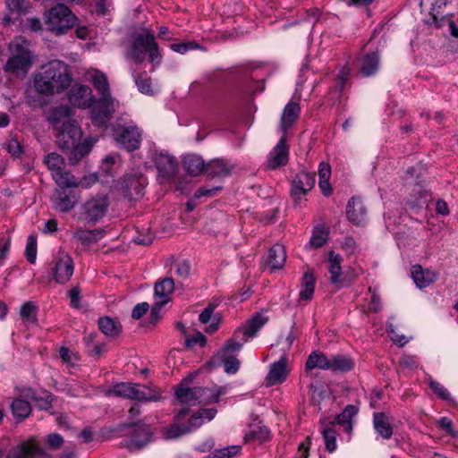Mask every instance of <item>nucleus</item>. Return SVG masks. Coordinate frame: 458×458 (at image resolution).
<instances>
[{
    "mask_svg": "<svg viewBox=\"0 0 458 458\" xmlns=\"http://www.w3.org/2000/svg\"><path fill=\"white\" fill-rule=\"evenodd\" d=\"M373 427L377 434L385 440L392 437L394 429L388 416L384 412L373 414Z\"/></svg>",
    "mask_w": 458,
    "mask_h": 458,
    "instance_id": "obj_28",
    "label": "nucleus"
},
{
    "mask_svg": "<svg viewBox=\"0 0 458 458\" xmlns=\"http://www.w3.org/2000/svg\"><path fill=\"white\" fill-rule=\"evenodd\" d=\"M45 164L51 171L52 177H54V173H60L65 167L64 158L55 152H52L45 157Z\"/></svg>",
    "mask_w": 458,
    "mask_h": 458,
    "instance_id": "obj_48",
    "label": "nucleus"
},
{
    "mask_svg": "<svg viewBox=\"0 0 458 458\" xmlns=\"http://www.w3.org/2000/svg\"><path fill=\"white\" fill-rule=\"evenodd\" d=\"M73 262L67 254H61L55 259L54 278L58 284H64L70 280L73 274Z\"/></svg>",
    "mask_w": 458,
    "mask_h": 458,
    "instance_id": "obj_19",
    "label": "nucleus"
},
{
    "mask_svg": "<svg viewBox=\"0 0 458 458\" xmlns=\"http://www.w3.org/2000/svg\"><path fill=\"white\" fill-rule=\"evenodd\" d=\"M216 305L214 303H209L199 314V320L202 324H207L209 321H211L210 325L208 326L207 332L208 333H214L218 329L219 323H220V317L219 314L214 315V310L216 309Z\"/></svg>",
    "mask_w": 458,
    "mask_h": 458,
    "instance_id": "obj_36",
    "label": "nucleus"
},
{
    "mask_svg": "<svg viewBox=\"0 0 458 458\" xmlns=\"http://www.w3.org/2000/svg\"><path fill=\"white\" fill-rule=\"evenodd\" d=\"M329 369L334 372H348L354 368V361L349 356L344 354L333 355L330 358Z\"/></svg>",
    "mask_w": 458,
    "mask_h": 458,
    "instance_id": "obj_38",
    "label": "nucleus"
},
{
    "mask_svg": "<svg viewBox=\"0 0 458 458\" xmlns=\"http://www.w3.org/2000/svg\"><path fill=\"white\" fill-rule=\"evenodd\" d=\"M106 234L103 228H96L93 230L78 229L73 233V239L84 246H89L93 242L101 240Z\"/></svg>",
    "mask_w": 458,
    "mask_h": 458,
    "instance_id": "obj_30",
    "label": "nucleus"
},
{
    "mask_svg": "<svg viewBox=\"0 0 458 458\" xmlns=\"http://www.w3.org/2000/svg\"><path fill=\"white\" fill-rule=\"evenodd\" d=\"M190 410L189 408L182 407L181 409H178L174 411V422L171 424L165 432V439H176L181 437L182 436H184L186 434L191 433L187 424H181L180 420H182L184 417L189 415Z\"/></svg>",
    "mask_w": 458,
    "mask_h": 458,
    "instance_id": "obj_18",
    "label": "nucleus"
},
{
    "mask_svg": "<svg viewBox=\"0 0 458 458\" xmlns=\"http://www.w3.org/2000/svg\"><path fill=\"white\" fill-rule=\"evenodd\" d=\"M328 234V229L325 226L314 227L307 248L318 249L322 247L327 242Z\"/></svg>",
    "mask_w": 458,
    "mask_h": 458,
    "instance_id": "obj_43",
    "label": "nucleus"
},
{
    "mask_svg": "<svg viewBox=\"0 0 458 458\" xmlns=\"http://www.w3.org/2000/svg\"><path fill=\"white\" fill-rule=\"evenodd\" d=\"M155 165L161 177L170 179L176 174L178 163L174 157L159 153L155 158Z\"/></svg>",
    "mask_w": 458,
    "mask_h": 458,
    "instance_id": "obj_22",
    "label": "nucleus"
},
{
    "mask_svg": "<svg viewBox=\"0 0 458 458\" xmlns=\"http://www.w3.org/2000/svg\"><path fill=\"white\" fill-rule=\"evenodd\" d=\"M286 260L284 247L281 244H275L268 251L267 265L273 269L283 267Z\"/></svg>",
    "mask_w": 458,
    "mask_h": 458,
    "instance_id": "obj_34",
    "label": "nucleus"
},
{
    "mask_svg": "<svg viewBox=\"0 0 458 458\" xmlns=\"http://www.w3.org/2000/svg\"><path fill=\"white\" fill-rule=\"evenodd\" d=\"M358 413V409L354 405H347L344 410L338 414L335 420L331 423V426L338 424L344 427L346 432L352 430V418Z\"/></svg>",
    "mask_w": 458,
    "mask_h": 458,
    "instance_id": "obj_35",
    "label": "nucleus"
},
{
    "mask_svg": "<svg viewBox=\"0 0 458 458\" xmlns=\"http://www.w3.org/2000/svg\"><path fill=\"white\" fill-rule=\"evenodd\" d=\"M223 394L224 391L221 388L188 387L184 382H182L175 390L178 402L191 406L217 403Z\"/></svg>",
    "mask_w": 458,
    "mask_h": 458,
    "instance_id": "obj_3",
    "label": "nucleus"
},
{
    "mask_svg": "<svg viewBox=\"0 0 458 458\" xmlns=\"http://www.w3.org/2000/svg\"><path fill=\"white\" fill-rule=\"evenodd\" d=\"M69 102L80 108H89L95 103L91 89L87 85L74 84L68 93Z\"/></svg>",
    "mask_w": 458,
    "mask_h": 458,
    "instance_id": "obj_14",
    "label": "nucleus"
},
{
    "mask_svg": "<svg viewBox=\"0 0 458 458\" xmlns=\"http://www.w3.org/2000/svg\"><path fill=\"white\" fill-rule=\"evenodd\" d=\"M114 138L127 151H134L140 148L142 135L137 126L118 125L114 129Z\"/></svg>",
    "mask_w": 458,
    "mask_h": 458,
    "instance_id": "obj_10",
    "label": "nucleus"
},
{
    "mask_svg": "<svg viewBox=\"0 0 458 458\" xmlns=\"http://www.w3.org/2000/svg\"><path fill=\"white\" fill-rule=\"evenodd\" d=\"M151 438L149 430L143 427H138L134 429L130 439L125 440L124 446L133 452L138 451L146 446Z\"/></svg>",
    "mask_w": 458,
    "mask_h": 458,
    "instance_id": "obj_25",
    "label": "nucleus"
},
{
    "mask_svg": "<svg viewBox=\"0 0 458 458\" xmlns=\"http://www.w3.org/2000/svg\"><path fill=\"white\" fill-rule=\"evenodd\" d=\"M64 442V437L58 433H51L47 437V444L51 449L60 448Z\"/></svg>",
    "mask_w": 458,
    "mask_h": 458,
    "instance_id": "obj_62",
    "label": "nucleus"
},
{
    "mask_svg": "<svg viewBox=\"0 0 458 458\" xmlns=\"http://www.w3.org/2000/svg\"><path fill=\"white\" fill-rule=\"evenodd\" d=\"M326 449L332 453L336 450V432L333 426H327L322 430Z\"/></svg>",
    "mask_w": 458,
    "mask_h": 458,
    "instance_id": "obj_50",
    "label": "nucleus"
},
{
    "mask_svg": "<svg viewBox=\"0 0 458 458\" xmlns=\"http://www.w3.org/2000/svg\"><path fill=\"white\" fill-rule=\"evenodd\" d=\"M38 306L32 301L23 303L20 310V316L23 321L28 323L37 322Z\"/></svg>",
    "mask_w": 458,
    "mask_h": 458,
    "instance_id": "obj_46",
    "label": "nucleus"
},
{
    "mask_svg": "<svg viewBox=\"0 0 458 458\" xmlns=\"http://www.w3.org/2000/svg\"><path fill=\"white\" fill-rule=\"evenodd\" d=\"M109 200L106 196H96L88 199L81 207V216L89 224L99 222L106 214Z\"/></svg>",
    "mask_w": 458,
    "mask_h": 458,
    "instance_id": "obj_9",
    "label": "nucleus"
},
{
    "mask_svg": "<svg viewBox=\"0 0 458 458\" xmlns=\"http://www.w3.org/2000/svg\"><path fill=\"white\" fill-rule=\"evenodd\" d=\"M437 272L429 269L424 270L420 265H415L411 268V277L419 288L428 287L437 280Z\"/></svg>",
    "mask_w": 458,
    "mask_h": 458,
    "instance_id": "obj_29",
    "label": "nucleus"
},
{
    "mask_svg": "<svg viewBox=\"0 0 458 458\" xmlns=\"http://www.w3.org/2000/svg\"><path fill=\"white\" fill-rule=\"evenodd\" d=\"M269 437L270 431L266 427H259L256 429H252L245 435L246 441H259V443L268 440Z\"/></svg>",
    "mask_w": 458,
    "mask_h": 458,
    "instance_id": "obj_53",
    "label": "nucleus"
},
{
    "mask_svg": "<svg viewBox=\"0 0 458 458\" xmlns=\"http://www.w3.org/2000/svg\"><path fill=\"white\" fill-rule=\"evenodd\" d=\"M287 359L281 357L277 361L271 364L268 374L266 377L267 386H271L283 383L288 375Z\"/></svg>",
    "mask_w": 458,
    "mask_h": 458,
    "instance_id": "obj_21",
    "label": "nucleus"
},
{
    "mask_svg": "<svg viewBox=\"0 0 458 458\" xmlns=\"http://www.w3.org/2000/svg\"><path fill=\"white\" fill-rule=\"evenodd\" d=\"M70 118V108L67 106H59L51 112L50 121L55 129L61 127L64 122Z\"/></svg>",
    "mask_w": 458,
    "mask_h": 458,
    "instance_id": "obj_47",
    "label": "nucleus"
},
{
    "mask_svg": "<svg viewBox=\"0 0 458 458\" xmlns=\"http://www.w3.org/2000/svg\"><path fill=\"white\" fill-rule=\"evenodd\" d=\"M25 256L30 263H35L37 258V239L33 235H30L27 239Z\"/></svg>",
    "mask_w": 458,
    "mask_h": 458,
    "instance_id": "obj_57",
    "label": "nucleus"
},
{
    "mask_svg": "<svg viewBox=\"0 0 458 458\" xmlns=\"http://www.w3.org/2000/svg\"><path fill=\"white\" fill-rule=\"evenodd\" d=\"M227 374H235L240 368V360L234 355H218Z\"/></svg>",
    "mask_w": 458,
    "mask_h": 458,
    "instance_id": "obj_56",
    "label": "nucleus"
},
{
    "mask_svg": "<svg viewBox=\"0 0 458 458\" xmlns=\"http://www.w3.org/2000/svg\"><path fill=\"white\" fill-rule=\"evenodd\" d=\"M351 70L348 66H343L340 68L336 75V87L339 90H343L349 79Z\"/></svg>",
    "mask_w": 458,
    "mask_h": 458,
    "instance_id": "obj_58",
    "label": "nucleus"
},
{
    "mask_svg": "<svg viewBox=\"0 0 458 458\" xmlns=\"http://www.w3.org/2000/svg\"><path fill=\"white\" fill-rule=\"evenodd\" d=\"M233 170V165L225 159H214L206 165V174L212 178L229 176Z\"/></svg>",
    "mask_w": 458,
    "mask_h": 458,
    "instance_id": "obj_26",
    "label": "nucleus"
},
{
    "mask_svg": "<svg viewBox=\"0 0 458 458\" xmlns=\"http://www.w3.org/2000/svg\"><path fill=\"white\" fill-rule=\"evenodd\" d=\"M11 246L10 236H0V262L5 259Z\"/></svg>",
    "mask_w": 458,
    "mask_h": 458,
    "instance_id": "obj_63",
    "label": "nucleus"
},
{
    "mask_svg": "<svg viewBox=\"0 0 458 458\" xmlns=\"http://www.w3.org/2000/svg\"><path fill=\"white\" fill-rule=\"evenodd\" d=\"M346 216L354 225H360L366 217V208L360 198L352 197L346 206Z\"/></svg>",
    "mask_w": 458,
    "mask_h": 458,
    "instance_id": "obj_24",
    "label": "nucleus"
},
{
    "mask_svg": "<svg viewBox=\"0 0 458 458\" xmlns=\"http://www.w3.org/2000/svg\"><path fill=\"white\" fill-rule=\"evenodd\" d=\"M44 455H46V452L41 447L38 439L36 437H30L13 445L4 458H37Z\"/></svg>",
    "mask_w": 458,
    "mask_h": 458,
    "instance_id": "obj_11",
    "label": "nucleus"
},
{
    "mask_svg": "<svg viewBox=\"0 0 458 458\" xmlns=\"http://www.w3.org/2000/svg\"><path fill=\"white\" fill-rule=\"evenodd\" d=\"M191 267L185 260L174 261L170 267V273L180 278H186L190 275Z\"/></svg>",
    "mask_w": 458,
    "mask_h": 458,
    "instance_id": "obj_54",
    "label": "nucleus"
},
{
    "mask_svg": "<svg viewBox=\"0 0 458 458\" xmlns=\"http://www.w3.org/2000/svg\"><path fill=\"white\" fill-rule=\"evenodd\" d=\"M343 261V258L340 254L335 253L334 250L329 251L328 253V271L330 273V281L333 284H340L343 282V273L341 263Z\"/></svg>",
    "mask_w": 458,
    "mask_h": 458,
    "instance_id": "obj_33",
    "label": "nucleus"
},
{
    "mask_svg": "<svg viewBox=\"0 0 458 458\" xmlns=\"http://www.w3.org/2000/svg\"><path fill=\"white\" fill-rule=\"evenodd\" d=\"M427 382L428 384L429 388L434 392V394L438 398L445 401H452L451 394L439 382L436 381L432 377H428Z\"/></svg>",
    "mask_w": 458,
    "mask_h": 458,
    "instance_id": "obj_51",
    "label": "nucleus"
},
{
    "mask_svg": "<svg viewBox=\"0 0 458 458\" xmlns=\"http://www.w3.org/2000/svg\"><path fill=\"white\" fill-rule=\"evenodd\" d=\"M420 9L422 12L428 11L430 18L426 21L429 25L436 28L445 26L448 15H443L442 9L446 5L445 0H420Z\"/></svg>",
    "mask_w": 458,
    "mask_h": 458,
    "instance_id": "obj_13",
    "label": "nucleus"
},
{
    "mask_svg": "<svg viewBox=\"0 0 458 458\" xmlns=\"http://www.w3.org/2000/svg\"><path fill=\"white\" fill-rule=\"evenodd\" d=\"M98 327L106 335L111 337L117 336L122 331L121 324L109 317L100 318Z\"/></svg>",
    "mask_w": 458,
    "mask_h": 458,
    "instance_id": "obj_42",
    "label": "nucleus"
},
{
    "mask_svg": "<svg viewBox=\"0 0 458 458\" xmlns=\"http://www.w3.org/2000/svg\"><path fill=\"white\" fill-rule=\"evenodd\" d=\"M147 54L154 65L161 63L162 55L155 40L154 33L148 30L134 37L130 55L136 64H141L146 59Z\"/></svg>",
    "mask_w": 458,
    "mask_h": 458,
    "instance_id": "obj_4",
    "label": "nucleus"
},
{
    "mask_svg": "<svg viewBox=\"0 0 458 458\" xmlns=\"http://www.w3.org/2000/svg\"><path fill=\"white\" fill-rule=\"evenodd\" d=\"M107 395H115L139 402H151L159 399V394L150 387L131 382H121L106 391Z\"/></svg>",
    "mask_w": 458,
    "mask_h": 458,
    "instance_id": "obj_6",
    "label": "nucleus"
},
{
    "mask_svg": "<svg viewBox=\"0 0 458 458\" xmlns=\"http://www.w3.org/2000/svg\"><path fill=\"white\" fill-rule=\"evenodd\" d=\"M267 320V318L261 314L257 313L253 315L245 325L235 330V337L248 341L256 335L257 332L264 327Z\"/></svg>",
    "mask_w": 458,
    "mask_h": 458,
    "instance_id": "obj_17",
    "label": "nucleus"
},
{
    "mask_svg": "<svg viewBox=\"0 0 458 458\" xmlns=\"http://www.w3.org/2000/svg\"><path fill=\"white\" fill-rule=\"evenodd\" d=\"M77 17L64 4H57L50 8L45 14V24L47 30L60 36L67 33L77 23Z\"/></svg>",
    "mask_w": 458,
    "mask_h": 458,
    "instance_id": "obj_5",
    "label": "nucleus"
},
{
    "mask_svg": "<svg viewBox=\"0 0 458 458\" xmlns=\"http://www.w3.org/2000/svg\"><path fill=\"white\" fill-rule=\"evenodd\" d=\"M314 185L315 174L312 173L301 171L293 177L290 193L295 206L301 207L305 204L304 196L313 189Z\"/></svg>",
    "mask_w": 458,
    "mask_h": 458,
    "instance_id": "obj_8",
    "label": "nucleus"
},
{
    "mask_svg": "<svg viewBox=\"0 0 458 458\" xmlns=\"http://www.w3.org/2000/svg\"><path fill=\"white\" fill-rule=\"evenodd\" d=\"M94 106L91 110V119L95 125L104 126L112 118L115 111V101L112 96L100 97L98 100L95 99Z\"/></svg>",
    "mask_w": 458,
    "mask_h": 458,
    "instance_id": "obj_12",
    "label": "nucleus"
},
{
    "mask_svg": "<svg viewBox=\"0 0 458 458\" xmlns=\"http://www.w3.org/2000/svg\"><path fill=\"white\" fill-rule=\"evenodd\" d=\"M329 363L330 358H327L323 352L314 351L306 360L305 369L307 371L314 369L327 370L330 368Z\"/></svg>",
    "mask_w": 458,
    "mask_h": 458,
    "instance_id": "obj_37",
    "label": "nucleus"
},
{
    "mask_svg": "<svg viewBox=\"0 0 458 458\" xmlns=\"http://www.w3.org/2000/svg\"><path fill=\"white\" fill-rule=\"evenodd\" d=\"M379 54L377 51L364 55L360 62V73L363 77H370L376 74L379 69Z\"/></svg>",
    "mask_w": 458,
    "mask_h": 458,
    "instance_id": "obj_27",
    "label": "nucleus"
},
{
    "mask_svg": "<svg viewBox=\"0 0 458 458\" xmlns=\"http://www.w3.org/2000/svg\"><path fill=\"white\" fill-rule=\"evenodd\" d=\"M216 454H217L219 458H231L236 455L241 451L240 445H232L227 446L221 449H216Z\"/></svg>",
    "mask_w": 458,
    "mask_h": 458,
    "instance_id": "obj_61",
    "label": "nucleus"
},
{
    "mask_svg": "<svg viewBox=\"0 0 458 458\" xmlns=\"http://www.w3.org/2000/svg\"><path fill=\"white\" fill-rule=\"evenodd\" d=\"M216 413L217 410L216 408H200L190 416L186 424L190 431L192 432L203 424L211 421Z\"/></svg>",
    "mask_w": 458,
    "mask_h": 458,
    "instance_id": "obj_23",
    "label": "nucleus"
},
{
    "mask_svg": "<svg viewBox=\"0 0 458 458\" xmlns=\"http://www.w3.org/2000/svg\"><path fill=\"white\" fill-rule=\"evenodd\" d=\"M52 201L55 209L60 212H68L75 207L79 197L73 191H66L58 189L54 192Z\"/></svg>",
    "mask_w": 458,
    "mask_h": 458,
    "instance_id": "obj_20",
    "label": "nucleus"
},
{
    "mask_svg": "<svg viewBox=\"0 0 458 458\" xmlns=\"http://www.w3.org/2000/svg\"><path fill=\"white\" fill-rule=\"evenodd\" d=\"M11 410L15 419L24 420L30 415L32 408L28 401L17 397L12 402Z\"/></svg>",
    "mask_w": 458,
    "mask_h": 458,
    "instance_id": "obj_39",
    "label": "nucleus"
},
{
    "mask_svg": "<svg viewBox=\"0 0 458 458\" xmlns=\"http://www.w3.org/2000/svg\"><path fill=\"white\" fill-rule=\"evenodd\" d=\"M183 168L191 176L206 173V165L203 158L196 154H190L183 158Z\"/></svg>",
    "mask_w": 458,
    "mask_h": 458,
    "instance_id": "obj_32",
    "label": "nucleus"
},
{
    "mask_svg": "<svg viewBox=\"0 0 458 458\" xmlns=\"http://www.w3.org/2000/svg\"><path fill=\"white\" fill-rule=\"evenodd\" d=\"M316 278L310 272H305L302 277L301 290L300 292V299L310 301L314 294Z\"/></svg>",
    "mask_w": 458,
    "mask_h": 458,
    "instance_id": "obj_44",
    "label": "nucleus"
},
{
    "mask_svg": "<svg viewBox=\"0 0 458 458\" xmlns=\"http://www.w3.org/2000/svg\"><path fill=\"white\" fill-rule=\"evenodd\" d=\"M301 112L300 105L297 102H289L281 116V130L285 132L298 119Z\"/></svg>",
    "mask_w": 458,
    "mask_h": 458,
    "instance_id": "obj_31",
    "label": "nucleus"
},
{
    "mask_svg": "<svg viewBox=\"0 0 458 458\" xmlns=\"http://www.w3.org/2000/svg\"><path fill=\"white\" fill-rule=\"evenodd\" d=\"M56 130V142L62 149L71 150L69 159L72 164L77 163L90 151L91 146L87 141L81 142L82 131L75 120L68 119Z\"/></svg>",
    "mask_w": 458,
    "mask_h": 458,
    "instance_id": "obj_2",
    "label": "nucleus"
},
{
    "mask_svg": "<svg viewBox=\"0 0 458 458\" xmlns=\"http://www.w3.org/2000/svg\"><path fill=\"white\" fill-rule=\"evenodd\" d=\"M17 394H19L20 398H26L30 399L32 401L35 400L38 392L34 388L30 386H21L16 388Z\"/></svg>",
    "mask_w": 458,
    "mask_h": 458,
    "instance_id": "obj_64",
    "label": "nucleus"
},
{
    "mask_svg": "<svg viewBox=\"0 0 458 458\" xmlns=\"http://www.w3.org/2000/svg\"><path fill=\"white\" fill-rule=\"evenodd\" d=\"M289 148L285 135H283L277 144L270 151L267 166L270 169H276L280 166L285 165L288 162Z\"/></svg>",
    "mask_w": 458,
    "mask_h": 458,
    "instance_id": "obj_16",
    "label": "nucleus"
},
{
    "mask_svg": "<svg viewBox=\"0 0 458 458\" xmlns=\"http://www.w3.org/2000/svg\"><path fill=\"white\" fill-rule=\"evenodd\" d=\"M10 49L13 55L4 65V71L13 75L26 74L32 64L31 52L18 40L10 45Z\"/></svg>",
    "mask_w": 458,
    "mask_h": 458,
    "instance_id": "obj_7",
    "label": "nucleus"
},
{
    "mask_svg": "<svg viewBox=\"0 0 458 458\" xmlns=\"http://www.w3.org/2000/svg\"><path fill=\"white\" fill-rule=\"evenodd\" d=\"M54 400L55 396L51 393L42 391L38 393L34 402L37 408L47 411L52 407Z\"/></svg>",
    "mask_w": 458,
    "mask_h": 458,
    "instance_id": "obj_52",
    "label": "nucleus"
},
{
    "mask_svg": "<svg viewBox=\"0 0 458 458\" xmlns=\"http://www.w3.org/2000/svg\"><path fill=\"white\" fill-rule=\"evenodd\" d=\"M399 364L406 369H414L419 367V358L415 355H403L400 358Z\"/></svg>",
    "mask_w": 458,
    "mask_h": 458,
    "instance_id": "obj_60",
    "label": "nucleus"
},
{
    "mask_svg": "<svg viewBox=\"0 0 458 458\" xmlns=\"http://www.w3.org/2000/svg\"><path fill=\"white\" fill-rule=\"evenodd\" d=\"M199 44L194 41L184 42V43H175L170 46L171 49L174 52L180 54H185L189 50L197 49L199 47Z\"/></svg>",
    "mask_w": 458,
    "mask_h": 458,
    "instance_id": "obj_59",
    "label": "nucleus"
},
{
    "mask_svg": "<svg viewBox=\"0 0 458 458\" xmlns=\"http://www.w3.org/2000/svg\"><path fill=\"white\" fill-rule=\"evenodd\" d=\"M174 282L172 277H165L159 282H157L155 284V294L158 298H160L161 301H165V303L168 301V296L174 292Z\"/></svg>",
    "mask_w": 458,
    "mask_h": 458,
    "instance_id": "obj_40",
    "label": "nucleus"
},
{
    "mask_svg": "<svg viewBox=\"0 0 458 458\" xmlns=\"http://www.w3.org/2000/svg\"><path fill=\"white\" fill-rule=\"evenodd\" d=\"M247 341L241 340L235 337V332L232 338L226 341L223 348L217 352V355H234L242 349L244 343Z\"/></svg>",
    "mask_w": 458,
    "mask_h": 458,
    "instance_id": "obj_49",
    "label": "nucleus"
},
{
    "mask_svg": "<svg viewBox=\"0 0 458 458\" xmlns=\"http://www.w3.org/2000/svg\"><path fill=\"white\" fill-rule=\"evenodd\" d=\"M90 81L100 97L111 96L109 90V83L106 76L104 73L98 71L95 72Z\"/></svg>",
    "mask_w": 458,
    "mask_h": 458,
    "instance_id": "obj_45",
    "label": "nucleus"
},
{
    "mask_svg": "<svg viewBox=\"0 0 458 458\" xmlns=\"http://www.w3.org/2000/svg\"><path fill=\"white\" fill-rule=\"evenodd\" d=\"M135 83L138 89L146 95H153L154 90L151 86V79L146 74L134 75Z\"/></svg>",
    "mask_w": 458,
    "mask_h": 458,
    "instance_id": "obj_55",
    "label": "nucleus"
},
{
    "mask_svg": "<svg viewBox=\"0 0 458 458\" xmlns=\"http://www.w3.org/2000/svg\"><path fill=\"white\" fill-rule=\"evenodd\" d=\"M54 181L60 187V190H65L66 188H73L80 186L79 181L70 172L64 170L60 173H54Z\"/></svg>",
    "mask_w": 458,
    "mask_h": 458,
    "instance_id": "obj_41",
    "label": "nucleus"
},
{
    "mask_svg": "<svg viewBox=\"0 0 458 458\" xmlns=\"http://www.w3.org/2000/svg\"><path fill=\"white\" fill-rule=\"evenodd\" d=\"M145 179L141 175H126L121 182V190L125 198L137 199L143 196Z\"/></svg>",
    "mask_w": 458,
    "mask_h": 458,
    "instance_id": "obj_15",
    "label": "nucleus"
},
{
    "mask_svg": "<svg viewBox=\"0 0 458 458\" xmlns=\"http://www.w3.org/2000/svg\"><path fill=\"white\" fill-rule=\"evenodd\" d=\"M71 82L69 67L60 60H53L43 65L34 76L35 90L47 97L64 91Z\"/></svg>",
    "mask_w": 458,
    "mask_h": 458,
    "instance_id": "obj_1",
    "label": "nucleus"
}]
</instances>
